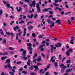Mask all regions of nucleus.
<instances>
[{
  "instance_id": "29",
  "label": "nucleus",
  "mask_w": 75,
  "mask_h": 75,
  "mask_svg": "<svg viewBox=\"0 0 75 75\" xmlns=\"http://www.w3.org/2000/svg\"><path fill=\"white\" fill-rule=\"evenodd\" d=\"M8 55V53H7V52H4L3 53V55L4 56V55Z\"/></svg>"
},
{
  "instance_id": "34",
  "label": "nucleus",
  "mask_w": 75,
  "mask_h": 75,
  "mask_svg": "<svg viewBox=\"0 0 75 75\" xmlns=\"http://www.w3.org/2000/svg\"><path fill=\"white\" fill-rule=\"evenodd\" d=\"M32 36L33 37H36V35H35V33H33L32 34Z\"/></svg>"
},
{
  "instance_id": "36",
  "label": "nucleus",
  "mask_w": 75,
  "mask_h": 75,
  "mask_svg": "<svg viewBox=\"0 0 75 75\" xmlns=\"http://www.w3.org/2000/svg\"><path fill=\"white\" fill-rule=\"evenodd\" d=\"M23 58L25 60H27V57H25V56H23Z\"/></svg>"
},
{
  "instance_id": "24",
  "label": "nucleus",
  "mask_w": 75,
  "mask_h": 75,
  "mask_svg": "<svg viewBox=\"0 0 75 75\" xmlns=\"http://www.w3.org/2000/svg\"><path fill=\"white\" fill-rule=\"evenodd\" d=\"M6 7H7L8 8H10V7H11L10 6V4H6Z\"/></svg>"
},
{
  "instance_id": "4",
  "label": "nucleus",
  "mask_w": 75,
  "mask_h": 75,
  "mask_svg": "<svg viewBox=\"0 0 75 75\" xmlns=\"http://www.w3.org/2000/svg\"><path fill=\"white\" fill-rule=\"evenodd\" d=\"M21 51H23V56H26V54H27V52H26V51L24 49H23V48H21L20 50Z\"/></svg>"
},
{
  "instance_id": "49",
  "label": "nucleus",
  "mask_w": 75,
  "mask_h": 75,
  "mask_svg": "<svg viewBox=\"0 0 75 75\" xmlns=\"http://www.w3.org/2000/svg\"><path fill=\"white\" fill-rule=\"evenodd\" d=\"M3 14V11L1 10L0 11V15H1Z\"/></svg>"
},
{
  "instance_id": "2",
  "label": "nucleus",
  "mask_w": 75,
  "mask_h": 75,
  "mask_svg": "<svg viewBox=\"0 0 75 75\" xmlns=\"http://www.w3.org/2000/svg\"><path fill=\"white\" fill-rule=\"evenodd\" d=\"M47 21L48 24H51V25H50V28H52V27H54L55 23L54 22V21H51V19H48L47 20Z\"/></svg>"
},
{
  "instance_id": "28",
  "label": "nucleus",
  "mask_w": 75,
  "mask_h": 75,
  "mask_svg": "<svg viewBox=\"0 0 75 75\" xmlns=\"http://www.w3.org/2000/svg\"><path fill=\"white\" fill-rule=\"evenodd\" d=\"M22 74H27V72L25 71H22Z\"/></svg>"
},
{
  "instance_id": "11",
  "label": "nucleus",
  "mask_w": 75,
  "mask_h": 75,
  "mask_svg": "<svg viewBox=\"0 0 75 75\" xmlns=\"http://www.w3.org/2000/svg\"><path fill=\"white\" fill-rule=\"evenodd\" d=\"M61 21V20H57L56 21L55 23H58V24L59 25L61 24V22L60 21Z\"/></svg>"
},
{
  "instance_id": "32",
  "label": "nucleus",
  "mask_w": 75,
  "mask_h": 75,
  "mask_svg": "<svg viewBox=\"0 0 75 75\" xmlns=\"http://www.w3.org/2000/svg\"><path fill=\"white\" fill-rule=\"evenodd\" d=\"M53 4H54V6H59V4H58L53 3Z\"/></svg>"
},
{
  "instance_id": "17",
  "label": "nucleus",
  "mask_w": 75,
  "mask_h": 75,
  "mask_svg": "<svg viewBox=\"0 0 75 75\" xmlns=\"http://www.w3.org/2000/svg\"><path fill=\"white\" fill-rule=\"evenodd\" d=\"M54 64L56 68H57L58 67V63L57 62H54Z\"/></svg>"
},
{
  "instance_id": "41",
  "label": "nucleus",
  "mask_w": 75,
  "mask_h": 75,
  "mask_svg": "<svg viewBox=\"0 0 75 75\" xmlns=\"http://www.w3.org/2000/svg\"><path fill=\"white\" fill-rule=\"evenodd\" d=\"M9 50H14V48L12 47H9Z\"/></svg>"
},
{
  "instance_id": "35",
  "label": "nucleus",
  "mask_w": 75,
  "mask_h": 75,
  "mask_svg": "<svg viewBox=\"0 0 75 75\" xmlns=\"http://www.w3.org/2000/svg\"><path fill=\"white\" fill-rule=\"evenodd\" d=\"M36 61H37V59H33V63L35 62V63H36Z\"/></svg>"
},
{
  "instance_id": "50",
  "label": "nucleus",
  "mask_w": 75,
  "mask_h": 75,
  "mask_svg": "<svg viewBox=\"0 0 75 75\" xmlns=\"http://www.w3.org/2000/svg\"><path fill=\"white\" fill-rule=\"evenodd\" d=\"M34 56H35V57H37L38 56V54L37 53H35Z\"/></svg>"
},
{
  "instance_id": "43",
  "label": "nucleus",
  "mask_w": 75,
  "mask_h": 75,
  "mask_svg": "<svg viewBox=\"0 0 75 75\" xmlns=\"http://www.w3.org/2000/svg\"><path fill=\"white\" fill-rule=\"evenodd\" d=\"M71 12H68L66 13H65V15H68V14H70L71 13Z\"/></svg>"
},
{
  "instance_id": "63",
  "label": "nucleus",
  "mask_w": 75,
  "mask_h": 75,
  "mask_svg": "<svg viewBox=\"0 0 75 75\" xmlns=\"http://www.w3.org/2000/svg\"><path fill=\"white\" fill-rule=\"evenodd\" d=\"M49 13L50 14H52L53 13V12L51 11H49Z\"/></svg>"
},
{
  "instance_id": "44",
  "label": "nucleus",
  "mask_w": 75,
  "mask_h": 75,
  "mask_svg": "<svg viewBox=\"0 0 75 75\" xmlns=\"http://www.w3.org/2000/svg\"><path fill=\"white\" fill-rule=\"evenodd\" d=\"M45 44H43V45H41L40 46L41 47H45Z\"/></svg>"
},
{
  "instance_id": "39",
  "label": "nucleus",
  "mask_w": 75,
  "mask_h": 75,
  "mask_svg": "<svg viewBox=\"0 0 75 75\" xmlns=\"http://www.w3.org/2000/svg\"><path fill=\"white\" fill-rule=\"evenodd\" d=\"M72 51V49H70L68 51L69 52H71Z\"/></svg>"
},
{
  "instance_id": "15",
  "label": "nucleus",
  "mask_w": 75,
  "mask_h": 75,
  "mask_svg": "<svg viewBox=\"0 0 75 75\" xmlns=\"http://www.w3.org/2000/svg\"><path fill=\"white\" fill-rule=\"evenodd\" d=\"M49 9H50L49 8H47V9L46 8L45 9L43 10V11H44V12L49 11V10H48Z\"/></svg>"
},
{
  "instance_id": "47",
  "label": "nucleus",
  "mask_w": 75,
  "mask_h": 75,
  "mask_svg": "<svg viewBox=\"0 0 75 75\" xmlns=\"http://www.w3.org/2000/svg\"><path fill=\"white\" fill-rule=\"evenodd\" d=\"M42 71H43V69H41V70H40V71H38V73L39 74H41V72H42Z\"/></svg>"
},
{
  "instance_id": "7",
  "label": "nucleus",
  "mask_w": 75,
  "mask_h": 75,
  "mask_svg": "<svg viewBox=\"0 0 75 75\" xmlns=\"http://www.w3.org/2000/svg\"><path fill=\"white\" fill-rule=\"evenodd\" d=\"M35 4H36L35 1H32V4H30V5L31 7H32V6H33V7H35Z\"/></svg>"
},
{
  "instance_id": "48",
  "label": "nucleus",
  "mask_w": 75,
  "mask_h": 75,
  "mask_svg": "<svg viewBox=\"0 0 75 75\" xmlns=\"http://www.w3.org/2000/svg\"><path fill=\"white\" fill-rule=\"evenodd\" d=\"M24 1H27V3H30V1L29 0H25Z\"/></svg>"
},
{
  "instance_id": "16",
  "label": "nucleus",
  "mask_w": 75,
  "mask_h": 75,
  "mask_svg": "<svg viewBox=\"0 0 75 75\" xmlns=\"http://www.w3.org/2000/svg\"><path fill=\"white\" fill-rule=\"evenodd\" d=\"M33 26H30L28 27V28L29 30H31V29H33Z\"/></svg>"
},
{
  "instance_id": "30",
  "label": "nucleus",
  "mask_w": 75,
  "mask_h": 75,
  "mask_svg": "<svg viewBox=\"0 0 75 75\" xmlns=\"http://www.w3.org/2000/svg\"><path fill=\"white\" fill-rule=\"evenodd\" d=\"M58 46L59 45V47H61L62 45V44L59 43H57Z\"/></svg>"
},
{
  "instance_id": "10",
  "label": "nucleus",
  "mask_w": 75,
  "mask_h": 75,
  "mask_svg": "<svg viewBox=\"0 0 75 75\" xmlns=\"http://www.w3.org/2000/svg\"><path fill=\"white\" fill-rule=\"evenodd\" d=\"M16 10L18 12H21V8L19 7V9L18 8V7H16Z\"/></svg>"
},
{
  "instance_id": "61",
  "label": "nucleus",
  "mask_w": 75,
  "mask_h": 75,
  "mask_svg": "<svg viewBox=\"0 0 75 75\" xmlns=\"http://www.w3.org/2000/svg\"><path fill=\"white\" fill-rule=\"evenodd\" d=\"M5 17L6 18L8 17V14H7V13H6L5 14Z\"/></svg>"
},
{
  "instance_id": "62",
  "label": "nucleus",
  "mask_w": 75,
  "mask_h": 75,
  "mask_svg": "<svg viewBox=\"0 0 75 75\" xmlns=\"http://www.w3.org/2000/svg\"><path fill=\"white\" fill-rule=\"evenodd\" d=\"M24 68H25V69H27V65H26L24 66Z\"/></svg>"
},
{
  "instance_id": "31",
  "label": "nucleus",
  "mask_w": 75,
  "mask_h": 75,
  "mask_svg": "<svg viewBox=\"0 0 75 75\" xmlns=\"http://www.w3.org/2000/svg\"><path fill=\"white\" fill-rule=\"evenodd\" d=\"M64 71H65V69H61V72L62 73H64Z\"/></svg>"
},
{
  "instance_id": "6",
  "label": "nucleus",
  "mask_w": 75,
  "mask_h": 75,
  "mask_svg": "<svg viewBox=\"0 0 75 75\" xmlns=\"http://www.w3.org/2000/svg\"><path fill=\"white\" fill-rule=\"evenodd\" d=\"M13 29L15 31H17V29L18 30V32H20V28H19V27L18 26H16V27H14Z\"/></svg>"
},
{
  "instance_id": "25",
  "label": "nucleus",
  "mask_w": 75,
  "mask_h": 75,
  "mask_svg": "<svg viewBox=\"0 0 75 75\" xmlns=\"http://www.w3.org/2000/svg\"><path fill=\"white\" fill-rule=\"evenodd\" d=\"M27 45L28 47H32V44L30 43H28L27 44Z\"/></svg>"
},
{
  "instance_id": "8",
  "label": "nucleus",
  "mask_w": 75,
  "mask_h": 75,
  "mask_svg": "<svg viewBox=\"0 0 75 75\" xmlns=\"http://www.w3.org/2000/svg\"><path fill=\"white\" fill-rule=\"evenodd\" d=\"M21 34H22V32L20 31L19 32V33H17L16 34L17 35L16 36V40H17L18 39V35H19V36H20V35H21Z\"/></svg>"
},
{
  "instance_id": "55",
  "label": "nucleus",
  "mask_w": 75,
  "mask_h": 75,
  "mask_svg": "<svg viewBox=\"0 0 75 75\" xmlns=\"http://www.w3.org/2000/svg\"><path fill=\"white\" fill-rule=\"evenodd\" d=\"M37 65H42V64L40 63H37Z\"/></svg>"
},
{
  "instance_id": "37",
  "label": "nucleus",
  "mask_w": 75,
  "mask_h": 75,
  "mask_svg": "<svg viewBox=\"0 0 75 75\" xmlns=\"http://www.w3.org/2000/svg\"><path fill=\"white\" fill-rule=\"evenodd\" d=\"M11 35L13 37H14V36H15L14 34L13 33H11Z\"/></svg>"
},
{
  "instance_id": "58",
  "label": "nucleus",
  "mask_w": 75,
  "mask_h": 75,
  "mask_svg": "<svg viewBox=\"0 0 75 75\" xmlns=\"http://www.w3.org/2000/svg\"><path fill=\"white\" fill-rule=\"evenodd\" d=\"M23 69L22 68H21V69H19V71H23Z\"/></svg>"
},
{
  "instance_id": "13",
  "label": "nucleus",
  "mask_w": 75,
  "mask_h": 75,
  "mask_svg": "<svg viewBox=\"0 0 75 75\" xmlns=\"http://www.w3.org/2000/svg\"><path fill=\"white\" fill-rule=\"evenodd\" d=\"M38 58L37 59V61L38 62H40L41 61V57L40 56H39Z\"/></svg>"
},
{
  "instance_id": "5",
  "label": "nucleus",
  "mask_w": 75,
  "mask_h": 75,
  "mask_svg": "<svg viewBox=\"0 0 75 75\" xmlns=\"http://www.w3.org/2000/svg\"><path fill=\"white\" fill-rule=\"evenodd\" d=\"M51 47L50 50H51V51L50 52L51 53H53V52L54 50H53V49L54 50H55L57 48L56 47H54V46L53 45H51Z\"/></svg>"
},
{
  "instance_id": "53",
  "label": "nucleus",
  "mask_w": 75,
  "mask_h": 75,
  "mask_svg": "<svg viewBox=\"0 0 75 75\" xmlns=\"http://www.w3.org/2000/svg\"><path fill=\"white\" fill-rule=\"evenodd\" d=\"M10 54H11V55H13V54H14V52H13L12 51L11 52H9Z\"/></svg>"
},
{
  "instance_id": "40",
  "label": "nucleus",
  "mask_w": 75,
  "mask_h": 75,
  "mask_svg": "<svg viewBox=\"0 0 75 75\" xmlns=\"http://www.w3.org/2000/svg\"><path fill=\"white\" fill-rule=\"evenodd\" d=\"M33 22H30L29 21L28 23V25H29V24H30V23H31V24H33Z\"/></svg>"
},
{
  "instance_id": "23",
  "label": "nucleus",
  "mask_w": 75,
  "mask_h": 75,
  "mask_svg": "<svg viewBox=\"0 0 75 75\" xmlns=\"http://www.w3.org/2000/svg\"><path fill=\"white\" fill-rule=\"evenodd\" d=\"M9 74L11 75H14V73L12 71L9 72Z\"/></svg>"
},
{
  "instance_id": "60",
  "label": "nucleus",
  "mask_w": 75,
  "mask_h": 75,
  "mask_svg": "<svg viewBox=\"0 0 75 75\" xmlns=\"http://www.w3.org/2000/svg\"><path fill=\"white\" fill-rule=\"evenodd\" d=\"M55 2L56 3H58V0H54Z\"/></svg>"
},
{
  "instance_id": "1",
  "label": "nucleus",
  "mask_w": 75,
  "mask_h": 75,
  "mask_svg": "<svg viewBox=\"0 0 75 75\" xmlns=\"http://www.w3.org/2000/svg\"><path fill=\"white\" fill-rule=\"evenodd\" d=\"M33 68H34L35 69V70L36 71H38V70H39V68H38V65H35V64L33 65H31L29 68V69L30 70H33Z\"/></svg>"
},
{
  "instance_id": "3",
  "label": "nucleus",
  "mask_w": 75,
  "mask_h": 75,
  "mask_svg": "<svg viewBox=\"0 0 75 75\" xmlns=\"http://www.w3.org/2000/svg\"><path fill=\"white\" fill-rule=\"evenodd\" d=\"M36 7L37 8V11L38 12H39V13H41V9L40 8V4L37 3Z\"/></svg>"
},
{
  "instance_id": "21",
  "label": "nucleus",
  "mask_w": 75,
  "mask_h": 75,
  "mask_svg": "<svg viewBox=\"0 0 75 75\" xmlns=\"http://www.w3.org/2000/svg\"><path fill=\"white\" fill-rule=\"evenodd\" d=\"M66 63L67 64H71V60H67L66 61Z\"/></svg>"
},
{
  "instance_id": "27",
  "label": "nucleus",
  "mask_w": 75,
  "mask_h": 75,
  "mask_svg": "<svg viewBox=\"0 0 75 75\" xmlns=\"http://www.w3.org/2000/svg\"><path fill=\"white\" fill-rule=\"evenodd\" d=\"M0 31H1L0 33L2 34V35H4V33L3 32V30L2 29H0Z\"/></svg>"
},
{
  "instance_id": "46",
  "label": "nucleus",
  "mask_w": 75,
  "mask_h": 75,
  "mask_svg": "<svg viewBox=\"0 0 75 75\" xmlns=\"http://www.w3.org/2000/svg\"><path fill=\"white\" fill-rule=\"evenodd\" d=\"M10 18H12V19H13V18H14V17L13 16H10Z\"/></svg>"
},
{
  "instance_id": "33",
  "label": "nucleus",
  "mask_w": 75,
  "mask_h": 75,
  "mask_svg": "<svg viewBox=\"0 0 75 75\" xmlns=\"http://www.w3.org/2000/svg\"><path fill=\"white\" fill-rule=\"evenodd\" d=\"M35 16L33 17L34 18H36L38 17V15L37 14H35Z\"/></svg>"
},
{
  "instance_id": "51",
  "label": "nucleus",
  "mask_w": 75,
  "mask_h": 75,
  "mask_svg": "<svg viewBox=\"0 0 75 75\" xmlns=\"http://www.w3.org/2000/svg\"><path fill=\"white\" fill-rule=\"evenodd\" d=\"M1 75H8V74H4V73L2 72L1 73Z\"/></svg>"
},
{
  "instance_id": "20",
  "label": "nucleus",
  "mask_w": 75,
  "mask_h": 75,
  "mask_svg": "<svg viewBox=\"0 0 75 75\" xmlns=\"http://www.w3.org/2000/svg\"><path fill=\"white\" fill-rule=\"evenodd\" d=\"M22 63H23L22 62H21V61H19V62H16V64H18V65H20V64H22Z\"/></svg>"
},
{
  "instance_id": "12",
  "label": "nucleus",
  "mask_w": 75,
  "mask_h": 75,
  "mask_svg": "<svg viewBox=\"0 0 75 75\" xmlns=\"http://www.w3.org/2000/svg\"><path fill=\"white\" fill-rule=\"evenodd\" d=\"M10 59H7L6 60V63H8V64H10Z\"/></svg>"
},
{
  "instance_id": "42",
  "label": "nucleus",
  "mask_w": 75,
  "mask_h": 75,
  "mask_svg": "<svg viewBox=\"0 0 75 75\" xmlns=\"http://www.w3.org/2000/svg\"><path fill=\"white\" fill-rule=\"evenodd\" d=\"M30 75H35V74H36V73L33 72L30 73Z\"/></svg>"
},
{
  "instance_id": "26",
  "label": "nucleus",
  "mask_w": 75,
  "mask_h": 75,
  "mask_svg": "<svg viewBox=\"0 0 75 75\" xmlns=\"http://www.w3.org/2000/svg\"><path fill=\"white\" fill-rule=\"evenodd\" d=\"M66 54L67 55V56H69L70 55V54H69V52L68 51H67L66 52Z\"/></svg>"
},
{
  "instance_id": "45",
  "label": "nucleus",
  "mask_w": 75,
  "mask_h": 75,
  "mask_svg": "<svg viewBox=\"0 0 75 75\" xmlns=\"http://www.w3.org/2000/svg\"><path fill=\"white\" fill-rule=\"evenodd\" d=\"M28 48L29 50H33V48L31 47H28Z\"/></svg>"
},
{
  "instance_id": "56",
  "label": "nucleus",
  "mask_w": 75,
  "mask_h": 75,
  "mask_svg": "<svg viewBox=\"0 0 75 75\" xmlns=\"http://www.w3.org/2000/svg\"><path fill=\"white\" fill-rule=\"evenodd\" d=\"M3 42H4V43H6V40L5 39H4Z\"/></svg>"
},
{
  "instance_id": "64",
  "label": "nucleus",
  "mask_w": 75,
  "mask_h": 75,
  "mask_svg": "<svg viewBox=\"0 0 75 75\" xmlns=\"http://www.w3.org/2000/svg\"><path fill=\"white\" fill-rule=\"evenodd\" d=\"M68 23L69 24H71V22L70 21H69V20H68Z\"/></svg>"
},
{
  "instance_id": "38",
  "label": "nucleus",
  "mask_w": 75,
  "mask_h": 75,
  "mask_svg": "<svg viewBox=\"0 0 75 75\" xmlns=\"http://www.w3.org/2000/svg\"><path fill=\"white\" fill-rule=\"evenodd\" d=\"M6 34H7V35H11V33H10L8 32H6Z\"/></svg>"
},
{
  "instance_id": "54",
  "label": "nucleus",
  "mask_w": 75,
  "mask_h": 75,
  "mask_svg": "<svg viewBox=\"0 0 75 75\" xmlns=\"http://www.w3.org/2000/svg\"><path fill=\"white\" fill-rule=\"evenodd\" d=\"M21 24H22L23 23V24H24L25 23V22H24V21H21Z\"/></svg>"
},
{
  "instance_id": "52",
  "label": "nucleus",
  "mask_w": 75,
  "mask_h": 75,
  "mask_svg": "<svg viewBox=\"0 0 75 75\" xmlns=\"http://www.w3.org/2000/svg\"><path fill=\"white\" fill-rule=\"evenodd\" d=\"M41 55L43 57H45V55H44V54H43V53H41Z\"/></svg>"
},
{
  "instance_id": "9",
  "label": "nucleus",
  "mask_w": 75,
  "mask_h": 75,
  "mask_svg": "<svg viewBox=\"0 0 75 75\" xmlns=\"http://www.w3.org/2000/svg\"><path fill=\"white\" fill-rule=\"evenodd\" d=\"M7 67L10 69V70H11L12 67L10 66V64H8L7 65H6L5 66V67L6 68H7Z\"/></svg>"
},
{
  "instance_id": "14",
  "label": "nucleus",
  "mask_w": 75,
  "mask_h": 75,
  "mask_svg": "<svg viewBox=\"0 0 75 75\" xmlns=\"http://www.w3.org/2000/svg\"><path fill=\"white\" fill-rule=\"evenodd\" d=\"M72 69H67L66 70V72H71V71H72Z\"/></svg>"
},
{
  "instance_id": "57",
  "label": "nucleus",
  "mask_w": 75,
  "mask_h": 75,
  "mask_svg": "<svg viewBox=\"0 0 75 75\" xmlns=\"http://www.w3.org/2000/svg\"><path fill=\"white\" fill-rule=\"evenodd\" d=\"M38 37L39 38H42V36L41 35H39L38 36Z\"/></svg>"
},
{
  "instance_id": "19",
  "label": "nucleus",
  "mask_w": 75,
  "mask_h": 75,
  "mask_svg": "<svg viewBox=\"0 0 75 75\" xmlns=\"http://www.w3.org/2000/svg\"><path fill=\"white\" fill-rule=\"evenodd\" d=\"M39 48L41 51H44V49L42 48V47H41V46H40Z\"/></svg>"
},
{
  "instance_id": "59",
  "label": "nucleus",
  "mask_w": 75,
  "mask_h": 75,
  "mask_svg": "<svg viewBox=\"0 0 75 75\" xmlns=\"http://www.w3.org/2000/svg\"><path fill=\"white\" fill-rule=\"evenodd\" d=\"M17 69V68H16V66H13V69Z\"/></svg>"
},
{
  "instance_id": "22",
  "label": "nucleus",
  "mask_w": 75,
  "mask_h": 75,
  "mask_svg": "<svg viewBox=\"0 0 75 75\" xmlns=\"http://www.w3.org/2000/svg\"><path fill=\"white\" fill-rule=\"evenodd\" d=\"M6 58H7V56H5L4 57H1V59H2V60H4L5 59H6Z\"/></svg>"
},
{
  "instance_id": "18",
  "label": "nucleus",
  "mask_w": 75,
  "mask_h": 75,
  "mask_svg": "<svg viewBox=\"0 0 75 75\" xmlns=\"http://www.w3.org/2000/svg\"><path fill=\"white\" fill-rule=\"evenodd\" d=\"M33 16L34 15L33 14H32L30 15H30H28L27 17H28L29 18H31L32 17H33Z\"/></svg>"
}]
</instances>
